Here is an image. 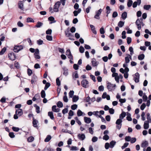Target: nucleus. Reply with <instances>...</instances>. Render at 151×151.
<instances>
[{"label": "nucleus", "mask_w": 151, "mask_h": 151, "mask_svg": "<svg viewBox=\"0 0 151 151\" xmlns=\"http://www.w3.org/2000/svg\"><path fill=\"white\" fill-rule=\"evenodd\" d=\"M23 49V46L21 45H15L13 49V50L14 52H18Z\"/></svg>", "instance_id": "1"}, {"label": "nucleus", "mask_w": 151, "mask_h": 151, "mask_svg": "<svg viewBox=\"0 0 151 151\" xmlns=\"http://www.w3.org/2000/svg\"><path fill=\"white\" fill-rule=\"evenodd\" d=\"M102 11V9H100L98 11H96V14L94 16V18L97 19H99L100 15H101V12Z\"/></svg>", "instance_id": "2"}, {"label": "nucleus", "mask_w": 151, "mask_h": 151, "mask_svg": "<svg viewBox=\"0 0 151 151\" xmlns=\"http://www.w3.org/2000/svg\"><path fill=\"white\" fill-rule=\"evenodd\" d=\"M60 5V2L58 1L56 2L54 6V11L55 12H57L58 11V9Z\"/></svg>", "instance_id": "3"}, {"label": "nucleus", "mask_w": 151, "mask_h": 151, "mask_svg": "<svg viewBox=\"0 0 151 151\" xmlns=\"http://www.w3.org/2000/svg\"><path fill=\"white\" fill-rule=\"evenodd\" d=\"M8 56L9 59L12 61L15 60L16 58L15 54L13 52L9 53L8 54Z\"/></svg>", "instance_id": "4"}, {"label": "nucleus", "mask_w": 151, "mask_h": 151, "mask_svg": "<svg viewBox=\"0 0 151 151\" xmlns=\"http://www.w3.org/2000/svg\"><path fill=\"white\" fill-rule=\"evenodd\" d=\"M65 35L66 37H69V39L70 40L72 41L75 40V39L73 38L74 37V35H72L71 33H67V32H65Z\"/></svg>", "instance_id": "5"}, {"label": "nucleus", "mask_w": 151, "mask_h": 151, "mask_svg": "<svg viewBox=\"0 0 151 151\" xmlns=\"http://www.w3.org/2000/svg\"><path fill=\"white\" fill-rule=\"evenodd\" d=\"M107 88L109 91H112V89L111 88V86H112L113 88H115L116 87V85L115 84H112L111 83L109 82H107Z\"/></svg>", "instance_id": "6"}, {"label": "nucleus", "mask_w": 151, "mask_h": 151, "mask_svg": "<svg viewBox=\"0 0 151 151\" xmlns=\"http://www.w3.org/2000/svg\"><path fill=\"white\" fill-rule=\"evenodd\" d=\"M24 1V0H23V1H19L18 3V7L22 10H24V4L23 2Z\"/></svg>", "instance_id": "7"}, {"label": "nucleus", "mask_w": 151, "mask_h": 151, "mask_svg": "<svg viewBox=\"0 0 151 151\" xmlns=\"http://www.w3.org/2000/svg\"><path fill=\"white\" fill-rule=\"evenodd\" d=\"M135 77H134V79L135 83H138L139 81V75L138 72L135 74Z\"/></svg>", "instance_id": "8"}, {"label": "nucleus", "mask_w": 151, "mask_h": 151, "mask_svg": "<svg viewBox=\"0 0 151 151\" xmlns=\"http://www.w3.org/2000/svg\"><path fill=\"white\" fill-rule=\"evenodd\" d=\"M77 137L80 140L82 141L85 139V135L83 134H78Z\"/></svg>", "instance_id": "9"}, {"label": "nucleus", "mask_w": 151, "mask_h": 151, "mask_svg": "<svg viewBox=\"0 0 151 151\" xmlns=\"http://www.w3.org/2000/svg\"><path fill=\"white\" fill-rule=\"evenodd\" d=\"M91 63L92 66L94 67L97 66L99 63V62H97L96 59L94 58L92 59Z\"/></svg>", "instance_id": "10"}, {"label": "nucleus", "mask_w": 151, "mask_h": 151, "mask_svg": "<svg viewBox=\"0 0 151 151\" xmlns=\"http://www.w3.org/2000/svg\"><path fill=\"white\" fill-rule=\"evenodd\" d=\"M32 80H31V82L32 84H33L34 83L36 82L37 81V77L35 74L33 75L32 77Z\"/></svg>", "instance_id": "11"}, {"label": "nucleus", "mask_w": 151, "mask_h": 151, "mask_svg": "<svg viewBox=\"0 0 151 151\" xmlns=\"http://www.w3.org/2000/svg\"><path fill=\"white\" fill-rule=\"evenodd\" d=\"M15 113L16 114H17L19 116H21L23 114L22 110L21 109H19L16 110Z\"/></svg>", "instance_id": "12"}, {"label": "nucleus", "mask_w": 151, "mask_h": 151, "mask_svg": "<svg viewBox=\"0 0 151 151\" xmlns=\"http://www.w3.org/2000/svg\"><path fill=\"white\" fill-rule=\"evenodd\" d=\"M149 121H145L144 124V128L145 129H148L149 127Z\"/></svg>", "instance_id": "13"}, {"label": "nucleus", "mask_w": 151, "mask_h": 151, "mask_svg": "<svg viewBox=\"0 0 151 151\" xmlns=\"http://www.w3.org/2000/svg\"><path fill=\"white\" fill-rule=\"evenodd\" d=\"M48 21L51 22H50V24H51L52 23H55L56 21L55 20V18L52 16H50L48 18Z\"/></svg>", "instance_id": "14"}, {"label": "nucleus", "mask_w": 151, "mask_h": 151, "mask_svg": "<svg viewBox=\"0 0 151 151\" xmlns=\"http://www.w3.org/2000/svg\"><path fill=\"white\" fill-rule=\"evenodd\" d=\"M90 26L92 32L95 35H96L97 34V32L96 30L95 27L93 25L91 24L90 25Z\"/></svg>", "instance_id": "15"}, {"label": "nucleus", "mask_w": 151, "mask_h": 151, "mask_svg": "<svg viewBox=\"0 0 151 151\" xmlns=\"http://www.w3.org/2000/svg\"><path fill=\"white\" fill-rule=\"evenodd\" d=\"M127 56L125 57V63H129V61H130L129 58L131 59L132 57L129 54H127Z\"/></svg>", "instance_id": "16"}, {"label": "nucleus", "mask_w": 151, "mask_h": 151, "mask_svg": "<svg viewBox=\"0 0 151 151\" xmlns=\"http://www.w3.org/2000/svg\"><path fill=\"white\" fill-rule=\"evenodd\" d=\"M38 123V121L36 119H35L34 117H33L32 124L33 127H37V124Z\"/></svg>", "instance_id": "17"}, {"label": "nucleus", "mask_w": 151, "mask_h": 151, "mask_svg": "<svg viewBox=\"0 0 151 151\" xmlns=\"http://www.w3.org/2000/svg\"><path fill=\"white\" fill-rule=\"evenodd\" d=\"M63 69L64 71L63 74L65 76H67L68 75V69L66 68L65 67H63Z\"/></svg>", "instance_id": "18"}, {"label": "nucleus", "mask_w": 151, "mask_h": 151, "mask_svg": "<svg viewBox=\"0 0 151 151\" xmlns=\"http://www.w3.org/2000/svg\"><path fill=\"white\" fill-rule=\"evenodd\" d=\"M126 113L124 111H123L122 113L120 114L119 119H121L122 120V119H123L126 116Z\"/></svg>", "instance_id": "19"}, {"label": "nucleus", "mask_w": 151, "mask_h": 151, "mask_svg": "<svg viewBox=\"0 0 151 151\" xmlns=\"http://www.w3.org/2000/svg\"><path fill=\"white\" fill-rule=\"evenodd\" d=\"M127 13L126 12H124L122 14L121 17L123 20H125L127 17Z\"/></svg>", "instance_id": "20"}, {"label": "nucleus", "mask_w": 151, "mask_h": 151, "mask_svg": "<svg viewBox=\"0 0 151 151\" xmlns=\"http://www.w3.org/2000/svg\"><path fill=\"white\" fill-rule=\"evenodd\" d=\"M34 106L36 108V111L37 113L39 114L40 112V107L37 106L36 104H34Z\"/></svg>", "instance_id": "21"}, {"label": "nucleus", "mask_w": 151, "mask_h": 151, "mask_svg": "<svg viewBox=\"0 0 151 151\" xmlns=\"http://www.w3.org/2000/svg\"><path fill=\"white\" fill-rule=\"evenodd\" d=\"M48 115L49 116L50 118L53 120L54 119V116L53 114V113L52 111H49L48 113Z\"/></svg>", "instance_id": "22"}, {"label": "nucleus", "mask_w": 151, "mask_h": 151, "mask_svg": "<svg viewBox=\"0 0 151 151\" xmlns=\"http://www.w3.org/2000/svg\"><path fill=\"white\" fill-rule=\"evenodd\" d=\"M148 142L147 141H145L142 143L141 147H143L146 148L148 146Z\"/></svg>", "instance_id": "23"}, {"label": "nucleus", "mask_w": 151, "mask_h": 151, "mask_svg": "<svg viewBox=\"0 0 151 151\" xmlns=\"http://www.w3.org/2000/svg\"><path fill=\"white\" fill-rule=\"evenodd\" d=\"M79 99V97L76 95H74L73 97L72 101L73 102H76Z\"/></svg>", "instance_id": "24"}, {"label": "nucleus", "mask_w": 151, "mask_h": 151, "mask_svg": "<svg viewBox=\"0 0 151 151\" xmlns=\"http://www.w3.org/2000/svg\"><path fill=\"white\" fill-rule=\"evenodd\" d=\"M145 57V56L144 54H142L138 55V60H142Z\"/></svg>", "instance_id": "25"}, {"label": "nucleus", "mask_w": 151, "mask_h": 151, "mask_svg": "<svg viewBox=\"0 0 151 151\" xmlns=\"http://www.w3.org/2000/svg\"><path fill=\"white\" fill-rule=\"evenodd\" d=\"M116 142L114 140H112L110 142L109 145H110V147L113 148L115 145Z\"/></svg>", "instance_id": "26"}, {"label": "nucleus", "mask_w": 151, "mask_h": 151, "mask_svg": "<svg viewBox=\"0 0 151 151\" xmlns=\"http://www.w3.org/2000/svg\"><path fill=\"white\" fill-rule=\"evenodd\" d=\"M151 7L150 5H144L143 8L145 10H148Z\"/></svg>", "instance_id": "27"}, {"label": "nucleus", "mask_w": 151, "mask_h": 151, "mask_svg": "<svg viewBox=\"0 0 151 151\" xmlns=\"http://www.w3.org/2000/svg\"><path fill=\"white\" fill-rule=\"evenodd\" d=\"M51 139V137L50 135H47L44 141L45 142H49Z\"/></svg>", "instance_id": "28"}, {"label": "nucleus", "mask_w": 151, "mask_h": 151, "mask_svg": "<svg viewBox=\"0 0 151 151\" xmlns=\"http://www.w3.org/2000/svg\"><path fill=\"white\" fill-rule=\"evenodd\" d=\"M124 22L120 21L118 23V26L119 27H122L124 25Z\"/></svg>", "instance_id": "29"}, {"label": "nucleus", "mask_w": 151, "mask_h": 151, "mask_svg": "<svg viewBox=\"0 0 151 151\" xmlns=\"http://www.w3.org/2000/svg\"><path fill=\"white\" fill-rule=\"evenodd\" d=\"M57 106L59 108L63 107V104L61 101H58L57 104Z\"/></svg>", "instance_id": "30"}, {"label": "nucleus", "mask_w": 151, "mask_h": 151, "mask_svg": "<svg viewBox=\"0 0 151 151\" xmlns=\"http://www.w3.org/2000/svg\"><path fill=\"white\" fill-rule=\"evenodd\" d=\"M43 24L41 22H40L38 21L36 25L35 26V27L37 28L40 27L41 26H42Z\"/></svg>", "instance_id": "31"}, {"label": "nucleus", "mask_w": 151, "mask_h": 151, "mask_svg": "<svg viewBox=\"0 0 151 151\" xmlns=\"http://www.w3.org/2000/svg\"><path fill=\"white\" fill-rule=\"evenodd\" d=\"M41 97L42 98H44L46 96V94L45 91L42 90L41 92Z\"/></svg>", "instance_id": "32"}, {"label": "nucleus", "mask_w": 151, "mask_h": 151, "mask_svg": "<svg viewBox=\"0 0 151 151\" xmlns=\"http://www.w3.org/2000/svg\"><path fill=\"white\" fill-rule=\"evenodd\" d=\"M6 50V47H4L0 52V55H3L5 52Z\"/></svg>", "instance_id": "33"}, {"label": "nucleus", "mask_w": 151, "mask_h": 151, "mask_svg": "<svg viewBox=\"0 0 151 151\" xmlns=\"http://www.w3.org/2000/svg\"><path fill=\"white\" fill-rule=\"evenodd\" d=\"M106 13L109 14H110L111 12V9L110 8V7L109 6H107L106 7Z\"/></svg>", "instance_id": "34"}, {"label": "nucleus", "mask_w": 151, "mask_h": 151, "mask_svg": "<svg viewBox=\"0 0 151 151\" xmlns=\"http://www.w3.org/2000/svg\"><path fill=\"white\" fill-rule=\"evenodd\" d=\"M83 112L80 110L79 109L78 110L77 112V115L78 116H81L83 115Z\"/></svg>", "instance_id": "35"}, {"label": "nucleus", "mask_w": 151, "mask_h": 151, "mask_svg": "<svg viewBox=\"0 0 151 151\" xmlns=\"http://www.w3.org/2000/svg\"><path fill=\"white\" fill-rule=\"evenodd\" d=\"M34 22V20L31 18L30 17H28L27 19V22L29 23L30 22Z\"/></svg>", "instance_id": "36"}, {"label": "nucleus", "mask_w": 151, "mask_h": 151, "mask_svg": "<svg viewBox=\"0 0 151 151\" xmlns=\"http://www.w3.org/2000/svg\"><path fill=\"white\" fill-rule=\"evenodd\" d=\"M133 3V1L132 0H128L127 3V5L128 7H131Z\"/></svg>", "instance_id": "37"}, {"label": "nucleus", "mask_w": 151, "mask_h": 151, "mask_svg": "<svg viewBox=\"0 0 151 151\" xmlns=\"http://www.w3.org/2000/svg\"><path fill=\"white\" fill-rule=\"evenodd\" d=\"M91 120L90 118L86 117V123L89 124L91 122Z\"/></svg>", "instance_id": "38"}, {"label": "nucleus", "mask_w": 151, "mask_h": 151, "mask_svg": "<svg viewBox=\"0 0 151 151\" xmlns=\"http://www.w3.org/2000/svg\"><path fill=\"white\" fill-rule=\"evenodd\" d=\"M78 150V148L76 146H72L70 147V150L72 151H76Z\"/></svg>", "instance_id": "39"}, {"label": "nucleus", "mask_w": 151, "mask_h": 151, "mask_svg": "<svg viewBox=\"0 0 151 151\" xmlns=\"http://www.w3.org/2000/svg\"><path fill=\"white\" fill-rule=\"evenodd\" d=\"M74 91L73 90L70 91L69 93V96L70 98H72L73 96Z\"/></svg>", "instance_id": "40"}, {"label": "nucleus", "mask_w": 151, "mask_h": 151, "mask_svg": "<svg viewBox=\"0 0 151 151\" xmlns=\"http://www.w3.org/2000/svg\"><path fill=\"white\" fill-rule=\"evenodd\" d=\"M122 120L121 119H119L116 121V124L117 125L122 124Z\"/></svg>", "instance_id": "41"}, {"label": "nucleus", "mask_w": 151, "mask_h": 151, "mask_svg": "<svg viewBox=\"0 0 151 151\" xmlns=\"http://www.w3.org/2000/svg\"><path fill=\"white\" fill-rule=\"evenodd\" d=\"M56 85L58 86H59L60 85V82L59 80V78L58 77L56 79Z\"/></svg>", "instance_id": "42"}, {"label": "nucleus", "mask_w": 151, "mask_h": 151, "mask_svg": "<svg viewBox=\"0 0 151 151\" xmlns=\"http://www.w3.org/2000/svg\"><path fill=\"white\" fill-rule=\"evenodd\" d=\"M50 86V84L49 82H47V83L45 84L44 87V90H46Z\"/></svg>", "instance_id": "43"}, {"label": "nucleus", "mask_w": 151, "mask_h": 151, "mask_svg": "<svg viewBox=\"0 0 151 151\" xmlns=\"http://www.w3.org/2000/svg\"><path fill=\"white\" fill-rule=\"evenodd\" d=\"M85 49L82 46H81L79 48L80 52L81 53H83L84 52Z\"/></svg>", "instance_id": "44"}, {"label": "nucleus", "mask_w": 151, "mask_h": 151, "mask_svg": "<svg viewBox=\"0 0 151 151\" xmlns=\"http://www.w3.org/2000/svg\"><path fill=\"white\" fill-rule=\"evenodd\" d=\"M34 137H33L31 136L28 137L27 139V141L29 142H31L33 141Z\"/></svg>", "instance_id": "45"}, {"label": "nucleus", "mask_w": 151, "mask_h": 151, "mask_svg": "<svg viewBox=\"0 0 151 151\" xmlns=\"http://www.w3.org/2000/svg\"><path fill=\"white\" fill-rule=\"evenodd\" d=\"M27 73L28 75L30 76L32 74V72L31 69L29 68H28L27 70Z\"/></svg>", "instance_id": "46"}, {"label": "nucleus", "mask_w": 151, "mask_h": 151, "mask_svg": "<svg viewBox=\"0 0 151 151\" xmlns=\"http://www.w3.org/2000/svg\"><path fill=\"white\" fill-rule=\"evenodd\" d=\"M12 129L13 131L16 132H17L19 130V127H13Z\"/></svg>", "instance_id": "47"}, {"label": "nucleus", "mask_w": 151, "mask_h": 151, "mask_svg": "<svg viewBox=\"0 0 151 151\" xmlns=\"http://www.w3.org/2000/svg\"><path fill=\"white\" fill-rule=\"evenodd\" d=\"M46 38L49 41H52V37L50 35H47L46 36Z\"/></svg>", "instance_id": "48"}, {"label": "nucleus", "mask_w": 151, "mask_h": 151, "mask_svg": "<svg viewBox=\"0 0 151 151\" xmlns=\"http://www.w3.org/2000/svg\"><path fill=\"white\" fill-rule=\"evenodd\" d=\"M78 106L77 104H74L72 105L71 106V109L73 110H75L77 108Z\"/></svg>", "instance_id": "49"}, {"label": "nucleus", "mask_w": 151, "mask_h": 151, "mask_svg": "<svg viewBox=\"0 0 151 151\" xmlns=\"http://www.w3.org/2000/svg\"><path fill=\"white\" fill-rule=\"evenodd\" d=\"M9 135L11 138H14L15 137V135L13 132H9Z\"/></svg>", "instance_id": "50"}, {"label": "nucleus", "mask_w": 151, "mask_h": 151, "mask_svg": "<svg viewBox=\"0 0 151 151\" xmlns=\"http://www.w3.org/2000/svg\"><path fill=\"white\" fill-rule=\"evenodd\" d=\"M146 105L144 103H143L140 106V109L142 110H144L145 107H146Z\"/></svg>", "instance_id": "51"}, {"label": "nucleus", "mask_w": 151, "mask_h": 151, "mask_svg": "<svg viewBox=\"0 0 151 151\" xmlns=\"http://www.w3.org/2000/svg\"><path fill=\"white\" fill-rule=\"evenodd\" d=\"M103 139L105 140H107L109 139V137L108 135L105 134L103 137Z\"/></svg>", "instance_id": "52"}, {"label": "nucleus", "mask_w": 151, "mask_h": 151, "mask_svg": "<svg viewBox=\"0 0 151 151\" xmlns=\"http://www.w3.org/2000/svg\"><path fill=\"white\" fill-rule=\"evenodd\" d=\"M109 110V112L110 114H113L114 113V110L113 108H110Z\"/></svg>", "instance_id": "53"}, {"label": "nucleus", "mask_w": 151, "mask_h": 151, "mask_svg": "<svg viewBox=\"0 0 151 151\" xmlns=\"http://www.w3.org/2000/svg\"><path fill=\"white\" fill-rule=\"evenodd\" d=\"M132 42V38L130 37H127V42L128 44H129Z\"/></svg>", "instance_id": "54"}, {"label": "nucleus", "mask_w": 151, "mask_h": 151, "mask_svg": "<svg viewBox=\"0 0 151 151\" xmlns=\"http://www.w3.org/2000/svg\"><path fill=\"white\" fill-rule=\"evenodd\" d=\"M131 137L129 136H127L125 138V140L126 141L129 142L130 141Z\"/></svg>", "instance_id": "55"}, {"label": "nucleus", "mask_w": 151, "mask_h": 151, "mask_svg": "<svg viewBox=\"0 0 151 151\" xmlns=\"http://www.w3.org/2000/svg\"><path fill=\"white\" fill-rule=\"evenodd\" d=\"M52 30L51 29H47L46 32V33L47 35H51L52 34Z\"/></svg>", "instance_id": "56"}, {"label": "nucleus", "mask_w": 151, "mask_h": 151, "mask_svg": "<svg viewBox=\"0 0 151 151\" xmlns=\"http://www.w3.org/2000/svg\"><path fill=\"white\" fill-rule=\"evenodd\" d=\"M129 145V143L128 142H126L123 145L122 147V149H123L125 148L126 147H127L128 145Z\"/></svg>", "instance_id": "57"}, {"label": "nucleus", "mask_w": 151, "mask_h": 151, "mask_svg": "<svg viewBox=\"0 0 151 151\" xmlns=\"http://www.w3.org/2000/svg\"><path fill=\"white\" fill-rule=\"evenodd\" d=\"M98 138L95 136L93 137L92 139V142H96L98 140Z\"/></svg>", "instance_id": "58"}, {"label": "nucleus", "mask_w": 151, "mask_h": 151, "mask_svg": "<svg viewBox=\"0 0 151 151\" xmlns=\"http://www.w3.org/2000/svg\"><path fill=\"white\" fill-rule=\"evenodd\" d=\"M73 68L75 70H77L78 69V65L76 64H74L73 65Z\"/></svg>", "instance_id": "59"}, {"label": "nucleus", "mask_w": 151, "mask_h": 151, "mask_svg": "<svg viewBox=\"0 0 151 151\" xmlns=\"http://www.w3.org/2000/svg\"><path fill=\"white\" fill-rule=\"evenodd\" d=\"M142 99L145 102L147 101V97L145 94L143 96Z\"/></svg>", "instance_id": "60"}, {"label": "nucleus", "mask_w": 151, "mask_h": 151, "mask_svg": "<svg viewBox=\"0 0 151 151\" xmlns=\"http://www.w3.org/2000/svg\"><path fill=\"white\" fill-rule=\"evenodd\" d=\"M136 140L137 139L136 138L132 137V138H131L130 142L132 144L136 142Z\"/></svg>", "instance_id": "61"}, {"label": "nucleus", "mask_w": 151, "mask_h": 151, "mask_svg": "<svg viewBox=\"0 0 151 151\" xmlns=\"http://www.w3.org/2000/svg\"><path fill=\"white\" fill-rule=\"evenodd\" d=\"M109 147H110L109 144L108 142H106L105 144V147L106 150L109 149Z\"/></svg>", "instance_id": "62"}, {"label": "nucleus", "mask_w": 151, "mask_h": 151, "mask_svg": "<svg viewBox=\"0 0 151 151\" xmlns=\"http://www.w3.org/2000/svg\"><path fill=\"white\" fill-rule=\"evenodd\" d=\"M100 32L101 34H104L105 33V32L103 27H102L100 29Z\"/></svg>", "instance_id": "63"}, {"label": "nucleus", "mask_w": 151, "mask_h": 151, "mask_svg": "<svg viewBox=\"0 0 151 151\" xmlns=\"http://www.w3.org/2000/svg\"><path fill=\"white\" fill-rule=\"evenodd\" d=\"M118 16V13L116 12H114L112 14V17L113 18H115Z\"/></svg>", "instance_id": "64"}]
</instances>
